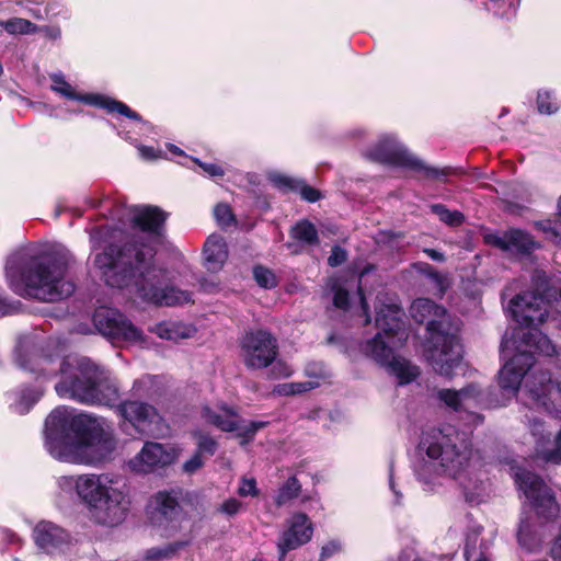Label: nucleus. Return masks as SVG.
<instances>
[{"mask_svg":"<svg viewBox=\"0 0 561 561\" xmlns=\"http://www.w3.org/2000/svg\"><path fill=\"white\" fill-rule=\"evenodd\" d=\"M536 293H524L514 297L508 305L512 318L518 324L511 337L504 336L501 347L505 359L499 373V386L511 396L519 389L522 379L534 365L533 354H554L551 341L537 327L549 317V309L561 313V279L551 282L543 271L533 276Z\"/></svg>","mask_w":561,"mask_h":561,"instance_id":"1","label":"nucleus"},{"mask_svg":"<svg viewBox=\"0 0 561 561\" xmlns=\"http://www.w3.org/2000/svg\"><path fill=\"white\" fill-rule=\"evenodd\" d=\"M16 363L21 368L30 370L41 382L58 378L55 390L60 398L106 407H114L119 399L116 380L110 371L99 367L90 358L77 355L61 358L44 352L25 358L19 352Z\"/></svg>","mask_w":561,"mask_h":561,"instance_id":"2","label":"nucleus"},{"mask_svg":"<svg viewBox=\"0 0 561 561\" xmlns=\"http://www.w3.org/2000/svg\"><path fill=\"white\" fill-rule=\"evenodd\" d=\"M424 455L416 465V476L428 490L443 483L444 478L458 481L466 501L478 504L488 495V486L470 469L472 450L460 433L450 425L426 432L420 443Z\"/></svg>","mask_w":561,"mask_h":561,"instance_id":"3","label":"nucleus"},{"mask_svg":"<svg viewBox=\"0 0 561 561\" xmlns=\"http://www.w3.org/2000/svg\"><path fill=\"white\" fill-rule=\"evenodd\" d=\"M46 448L59 461L93 466L110 456L116 440L110 424L102 417L75 414L58 407L47 416Z\"/></svg>","mask_w":561,"mask_h":561,"instance_id":"4","label":"nucleus"},{"mask_svg":"<svg viewBox=\"0 0 561 561\" xmlns=\"http://www.w3.org/2000/svg\"><path fill=\"white\" fill-rule=\"evenodd\" d=\"M151 248L111 245L98 254L94 264L111 287L135 290L144 300L159 306H180L191 301V294L163 284L165 272L151 264Z\"/></svg>","mask_w":561,"mask_h":561,"instance_id":"5","label":"nucleus"},{"mask_svg":"<svg viewBox=\"0 0 561 561\" xmlns=\"http://www.w3.org/2000/svg\"><path fill=\"white\" fill-rule=\"evenodd\" d=\"M71 259L62 245L27 248L7 263L9 286L24 298L47 302L67 298L75 290V285L66 278Z\"/></svg>","mask_w":561,"mask_h":561,"instance_id":"6","label":"nucleus"},{"mask_svg":"<svg viewBox=\"0 0 561 561\" xmlns=\"http://www.w3.org/2000/svg\"><path fill=\"white\" fill-rule=\"evenodd\" d=\"M58 496L77 499L89 518L102 526L122 524L128 512L129 493L123 479L113 473H79L57 478Z\"/></svg>","mask_w":561,"mask_h":561,"instance_id":"7","label":"nucleus"},{"mask_svg":"<svg viewBox=\"0 0 561 561\" xmlns=\"http://www.w3.org/2000/svg\"><path fill=\"white\" fill-rule=\"evenodd\" d=\"M378 301L376 325L379 332L363 345V352L396 376L399 385L409 383L419 376V369L405 358L394 355L408 339L402 328L403 312L394 302L385 304L380 297Z\"/></svg>","mask_w":561,"mask_h":561,"instance_id":"8","label":"nucleus"},{"mask_svg":"<svg viewBox=\"0 0 561 561\" xmlns=\"http://www.w3.org/2000/svg\"><path fill=\"white\" fill-rule=\"evenodd\" d=\"M412 318L426 323L430 333L427 359L440 375L450 377L461 364V345L456 332L458 324L453 323L446 310L427 298H419L410 308Z\"/></svg>","mask_w":561,"mask_h":561,"instance_id":"9","label":"nucleus"},{"mask_svg":"<svg viewBox=\"0 0 561 561\" xmlns=\"http://www.w3.org/2000/svg\"><path fill=\"white\" fill-rule=\"evenodd\" d=\"M367 157L374 161L414 170L427 179L443 181L450 174V170L447 168L437 169L425 165L392 136L381 137L379 141L368 150Z\"/></svg>","mask_w":561,"mask_h":561,"instance_id":"10","label":"nucleus"},{"mask_svg":"<svg viewBox=\"0 0 561 561\" xmlns=\"http://www.w3.org/2000/svg\"><path fill=\"white\" fill-rule=\"evenodd\" d=\"M199 419L204 424L221 432L236 433L241 444L250 442L256 432L267 424L259 421L248 422L233 407L224 402L203 404L199 409Z\"/></svg>","mask_w":561,"mask_h":561,"instance_id":"11","label":"nucleus"},{"mask_svg":"<svg viewBox=\"0 0 561 561\" xmlns=\"http://www.w3.org/2000/svg\"><path fill=\"white\" fill-rule=\"evenodd\" d=\"M520 401L530 409L545 410L561 419V381L548 371H534L520 392Z\"/></svg>","mask_w":561,"mask_h":561,"instance_id":"12","label":"nucleus"},{"mask_svg":"<svg viewBox=\"0 0 561 561\" xmlns=\"http://www.w3.org/2000/svg\"><path fill=\"white\" fill-rule=\"evenodd\" d=\"M515 483L524 493L539 519L550 522L559 514L556 496L548 485L535 473L525 469L514 472Z\"/></svg>","mask_w":561,"mask_h":561,"instance_id":"13","label":"nucleus"},{"mask_svg":"<svg viewBox=\"0 0 561 561\" xmlns=\"http://www.w3.org/2000/svg\"><path fill=\"white\" fill-rule=\"evenodd\" d=\"M240 357L249 369H264L275 363L278 355L276 337L266 330H252L239 342Z\"/></svg>","mask_w":561,"mask_h":561,"instance_id":"14","label":"nucleus"},{"mask_svg":"<svg viewBox=\"0 0 561 561\" xmlns=\"http://www.w3.org/2000/svg\"><path fill=\"white\" fill-rule=\"evenodd\" d=\"M96 331L113 342L144 343V333L115 309L101 307L93 314Z\"/></svg>","mask_w":561,"mask_h":561,"instance_id":"15","label":"nucleus"},{"mask_svg":"<svg viewBox=\"0 0 561 561\" xmlns=\"http://www.w3.org/2000/svg\"><path fill=\"white\" fill-rule=\"evenodd\" d=\"M118 414L123 417L122 427L131 425L138 433L150 436H159L163 433L164 422L157 409L148 403L139 401H126L117 407Z\"/></svg>","mask_w":561,"mask_h":561,"instance_id":"16","label":"nucleus"},{"mask_svg":"<svg viewBox=\"0 0 561 561\" xmlns=\"http://www.w3.org/2000/svg\"><path fill=\"white\" fill-rule=\"evenodd\" d=\"M51 80V90L67 99L77 100L83 102L85 104H90L93 106L105 108L108 113H118L124 115L130 119L140 121V116L130 110L125 103L119 102L117 100L111 99L108 96L98 94V93H88V94H78L75 89L68 83L61 73H54L50 76Z\"/></svg>","mask_w":561,"mask_h":561,"instance_id":"17","label":"nucleus"},{"mask_svg":"<svg viewBox=\"0 0 561 561\" xmlns=\"http://www.w3.org/2000/svg\"><path fill=\"white\" fill-rule=\"evenodd\" d=\"M179 457L174 447L156 442H146L142 448L127 462V467L135 473H151L158 469L173 463Z\"/></svg>","mask_w":561,"mask_h":561,"instance_id":"18","label":"nucleus"},{"mask_svg":"<svg viewBox=\"0 0 561 561\" xmlns=\"http://www.w3.org/2000/svg\"><path fill=\"white\" fill-rule=\"evenodd\" d=\"M150 520L165 537L181 529V510L174 496L168 492H158L150 501Z\"/></svg>","mask_w":561,"mask_h":561,"instance_id":"19","label":"nucleus"},{"mask_svg":"<svg viewBox=\"0 0 561 561\" xmlns=\"http://www.w3.org/2000/svg\"><path fill=\"white\" fill-rule=\"evenodd\" d=\"M535 437L536 456L546 462L561 463V430H551L543 422L534 419L530 424Z\"/></svg>","mask_w":561,"mask_h":561,"instance_id":"20","label":"nucleus"},{"mask_svg":"<svg viewBox=\"0 0 561 561\" xmlns=\"http://www.w3.org/2000/svg\"><path fill=\"white\" fill-rule=\"evenodd\" d=\"M312 536V526L305 514H296L288 523V528L280 536L277 547L282 561L290 550L307 543Z\"/></svg>","mask_w":561,"mask_h":561,"instance_id":"21","label":"nucleus"},{"mask_svg":"<svg viewBox=\"0 0 561 561\" xmlns=\"http://www.w3.org/2000/svg\"><path fill=\"white\" fill-rule=\"evenodd\" d=\"M127 217L135 227L152 237H157L167 215L159 207L141 205L129 207Z\"/></svg>","mask_w":561,"mask_h":561,"instance_id":"22","label":"nucleus"},{"mask_svg":"<svg viewBox=\"0 0 561 561\" xmlns=\"http://www.w3.org/2000/svg\"><path fill=\"white\" fill-rule=\"evenodd\" d=\"M481 389L477 385H470L461 390L440 389L437 399L447 408L455 411H469L477 408L481 401Z\"/></svg>","mask_w":561,"mask_h":561,"instance_id":"23","label":"nucleus"},{"mask_svg":"<svg viewBox=\"0 0 561 561\" xmlns=\"http://www.w3.org/2000/svg\"><path fill=\"white\" fill-rule=\"evenodd\" d=\"M33 537L41 549L49 552L66 541L67 534L53 523L41 522L34 528Z\"/></svg>","mask_w":561,"mask_h":561,"instance_id":"24","label":"nucleus"},{"mask_svg":"<svg viewBox=\"0 0 561 561\" xmlns=\"http://www.w3.org/2000/svg\"><path fill=\"white\" fill-rule=\"evenodd\" d=\"M495 244L503 250L516 253H530L538 244L526 232L517 229L510 230L495 238Z\"/></svg>","mask_w":561,"mask_h":561,"instance_id":"25","label":"nucleus"},{"mask_svg":"<svg viewBox=\"0 0 561 561\" xmlns=\"http://www.w3.org/2000/svg\"><path fill=\"white\" fill-rule=\"evenodd\" d=\"M205 263L209 271H219L228 259L227 244L221 236L211 234L204 245Z\"/></svg>","mask_w":561,"mask_h":561,"instance_id":"26","label":"nucleus"},{"mask_svg":"<svg viewBox=\"0 0 561 561\" xmlns=\"http://www.w3.org/2000/svg\"><path fill=\"white\" fill-rule=\"evenodd\" d=\"M150 331L157 334L160 339L172 342L191 339L196 333V329L193 325L173 321L158 323L152 327Z\"/></svg>","mask_w":561,"mask_h":561,"instance_id":"27","label":"nucleus"},{"mask_svg":"<svg viewBox=\"0 0 561 561\" xmlns=\"http://www.w3.org/2000/svg\"><path fill=\"white\" fill-rule=\"evenodd\" d=\"M271 180L279 188L299 191L301 197L307 202L313 203L321 197V194L318 190L307 185L302 181L295 180L282 174L272 175Z\"/></svg>","mask_w":561,"mask_h":561,"instance_id":"28","label":"nucleus"},{"mask_svg":"<svg viewBox=\"0 0 561 561\" xmlns=\"http://www.w3.org/2000/svg\"><path fill=\"white\" fill-rule=\"evenodd\" d=\"M290 236L293 239L305 245H313L318 243L317 230L314 226L307 220L296 224L290 230Z\"/></svg>","mask_w":561,"mask_h":561,"instance_id":"29","label":"nucleus"},{"mask_svg":"<svg viewBox=\"0 0 561 561\" xmlns=\"http://www.w3.org/2000/svg\"><path fill=\"white\" fill-rule=\"evenodd\" d=\"M191 435L195 440L197 453L203 456L215 455L218 448V443L210 434L197 428L192 431Z\"/></svg>","mask_w":561,"mask_h":561,"instance_id":"30","label":"nucleus"},{"mask_svg":"<svg viewBox=\"0 0 561 561\" xmlns=\"http://www.w3.org/2000/svg\"><path fill=\"white\" fill-rule=\"evenodd\" d=\"M301 485L296 477H290L278 490L275 502L282 506L293 499L297 497L300 492Z\"/></svg>","mask_w":561,"mask_h":561,"instance_id":"31","label":"nucleus"},{"mask_svg":"<svg viewBox=\"0 0 561 561\" xmlns=\"http://www.w3.org/2000/svg\"><path fill=\"white\" fill-rule=\"evenodd\" d=\"M333 291V304L335 307L347 310L348 309V290L344 283L340 278H330L328 282Z\"/></svg>","mask_w":561,"mask_h":561,"instance_id":"32","label":"nucleus"},{"mask_svg":"<svg viewBox=\"0 0 561 561\" xmlns=\"http://www.w3.org/2000/svg\"><path fill=\"white\" fill-rule=\"evenodd\" d=\"M187 542L179 541L168 543L163 547L150 548L146 552V559L150 561H160L171 558L179 549L183 548Z\"/></svg>","mask_w":561,"mask_h":561,"instance_id":"33","label":"nucleus"},{"mask_svg":"<svg viewBox=\"0 0 561 561\" xmlns=\"http://www.w3.org/2000/svg\"><path fill=\"white\" fill-rule=\"evenodd\" d=\"M537 108L541 114L551 115L558 112L560 103L551 91L542 90L537 95Z\"/></svg>","mask_w":561,"mask_h":561,"instance_id":"34","label":"nucleus"},{"mask_svg":"<svg viewBox=\"0 0 561 561\" xmlns=\"http://www.w3.org/2000/svg\"><path fill=\"white\" fill-rule=\"evenodd\" d=\"M558 216L559 219L554 222L546 221L540 222L539 227L542 229V231L547 234V238L552 241L558 247H561V196L558 203Z\"/></svg>","mask_w":561,"mask_h":561,"instance_id":"35","label":"nucleus"},{"mask_svg":"<svg viewBox=\"0 0 561 561\" xmlns=\"http://www.w3.org/2000/svg\"><path fill=\"white\" fill-rule=\"evenodd\" d=\"M485 9L500 19L510 20L516 15L517 4L515 2H488Z\"/></svg>","mask_w":561,"mask_h":561,"instance_id":"36","label":"nucleus"},{"mask_svg":"<svg viewBox=\"0 0 561 561\" xmlns=\"http://www.w3.org/2000/svg\"><path fill=\"white\" fill-rule=\"evenodd\" d=\"M41 396L42 392L38 390H27L21 392L16 402L14 403V410L20 414L28 412L31 407L39 399Z\"/></svg>","mask_w":561,"mask_h":561,"instance_id":"37","label":"nucleus"},{"mask_svg":"<svg viewBox=\"0 0 561 561\" xmlns=\"http://www.w3.org/2000/svg\"><path fill=\"white\" fill-rule=\"evenodd\" d=\"M432 210L439 217L442 221L449 226H459L463 220V216L461 215V213L456 210L450 211L444 205L440 204L433 205Z\"/></svg>","mask_w":561,"mask_h":561,"instance_id":"38","label":"nucleus"},{"mask_svg":"<svg viewBox=\"0 0 561 561\" xmlns=\"http://www.w3.org/2000/svg\"><path fill=\"white\" fill-rule=\"evenodd\" d=\"M253 276L256 283L263 288H273L277 285V277L273 271L264 266H255Z\"/></svg>","mask_w":561,"mask_h":561,"instance_id":"39","label":"nucleus"},{"mask_svg":"<svg viewBox=\"0 0 561 561\" xmlns=\"http://www.w3.org/2000/svg\"><path fill=\"white\" fill-rule=\"evenodd\" d=\"M3 26L10 34H28L35 32V26L30 21L19 18L7 21Z\"/></svg>","mask_w":561,"mask_h":561,"instance_id":"40","label":"nucleus"},{"mask_svg":"<svg viewBox=\"0 0 561 561\" xmlns=\"http://www.w3.org/2000/svg\"><path fill=\"white\" fill-rule=\"evenodd\" d=\"M214 215L221 227H228L234 221L232 211L227 204H218L214 209Z\"/></svg>","mask_w":561,"mask_h":561,"instance_id":"41","label":"nucleus"},{"mask_svg":"<svg viewBox=\"0 0 561 561\" xmlns=\"http://www.w3.org/2000/svg\"><path fill=\"white\" fill-rule=\"evenodd\" d=\"M237 493L242 497L256 496L259 494L256 480L254 478L242 477L239 481Z\"/></svg>","mask_w":561,"mask_h":561,"instance_id":"42","label":"nucleus"},{"mask_svg":"<svg viewBox=\"0 0 561 561\" xmlns=\"http://www.w3.org/2000/svg\"><path fill=\"white\" fill-rule=\"evenodd\" d=\"M242 508V504L239 500L230 497L225 500L218 507L217 512L227 516L237 515Z\"/></svg>","mask_w":561,"mask_h":561,"instance_id":"43","label":"nucleus"},{"mask_svg":"<svg viewBox=\"0 0 561 561\" xmlns=\"http://www.w3.org/2000/svg\"><path fill=\"white\" fill-rule=\"evenodd\" d=\"M206 459L203 455L195 451L190 459L183 463V471L192 474L204 467Z\"/></svg>","mask_w":561,"mask_h":561,"instance_id":"44","label":"nucleus"},{"mask_svg":"<svg viewBox=\"0 0 561 561\" xmlns=\"http://www.w3.org/2000/svg\"><path fill=\"white\" fill-rule=\"evenodd\" d=\"M305 373L310 378L309 380L320 382V380L327 378V371L321 363L312 362L307 364Z\"/></svg>","mask_w":561,"mask_h":561,"instance_id":"45","label":"nucleus"},{"mask_svg":"<svg viewBox=\"0 0 561 561\" xmlns=\"http://www.w3.org/2000/svg\"><path fill=\"white\" fill-rule=\"evenodd\" d=\"M194 161L203 169V171L207 175H209L211 178H221L225 174V171L222 170V168L215 163H203L197 159H195Z\"/></svg>","mask_w":561,"mask_h":561,"instance_id":"46","label":"nucleus"},{"mask_svg":"<svg viewBox=\"0 0 561 561\" xmlns=\"http://www.w3.org/2000/svg\"><path fill=\"white\" fill-rule=\"evenodd\" d=\"M291 386L294 390L293 393L300 394L319 387L320 382L317 380L297 381L291 382Z\"/></svg>","mask_w":561,"mask_h":561,"instance_id":"47","label":"nucleus"},{"mask_svg":"<svg viewBox=\"0 0 561 561\" xmlns=\"http://www.w3.org/2000/svg\"><path fill=\"white\" fill-rule=\"evenodd\" d=\"M346 260V252L340 248L334 247L331 251L330 256L328 257V263L330 266H337L342 264Z\"/></svg>","mask_w":561,"mask_h":561,"instance_id":"48","label":"nucleus"},{"mask_svg":"<svg viewBox=\"0 0 561 561\" xmlns=\"http://www.w3.org/2000/svg\"><path fill=\"white\" fill-rule=\"evenodd\" d=\"M276 377H289L293 374V368L285 363L277 362L273 368Z\"/></svg>","mask_w":561,"mask_h":561,"instance_id":"49","label":"nucleus"},{"mask_svg":"<svg viewBox=\"0 0 561 561\" xmlns=\"http://www.w3.org/2000/svg\"><path fill=\"white\" fill-rule=\"evenodd\" d=\"M18 310V306L15 304H9L0 296V317L8 316Z\"/></svg>","mask_w":561,"mask_h":561,"instance_id":"50","label":"nucleus"},{"mask_svg":"<svg viewBox=\"0 0 561 561\" xmlns=\"http://www.w3.org/2000/svg\"><path fill=\"white\" fill-rule=\"evenodd\" d=\"M293 391L291 382L280 383L274 388V392L279 396H291Z\"/></svg>","mask_w":561,"mask_h":561,"instance_id":"51","label":"nucleus"},{"mask_svg":"<svg viewBox=\"0 0 561 561\" xmlns=\"http://www.w3.org/2000/svg\"><path fill=\"white\" fill-rule=\"evenodd\" d=\"M551 557L553 561H561V535L556 539L551 548Z\"/></svg>","mask_w":561,"mask_h":561,"instance_id":"52","label":"nucleus"},{"mask_svg":"<svg viewBox=\"0 0 561 561\" xmlns=\"http://www.w3.org/2000/svg\"><path fill=\"white\" fill-rule=\"evenodd\" d=\"M339 550V545L331 542L322 548L321 559L323 561L324 558L332 556L334 552Z\"/></svg>","mask_w":561,"mask_h":561,"instance_id":"53","label":"nucleus"},{"mask_svg":"<svg viewBox=\"0 0 561 561\" xmlns=\"http://www.w3.org/2000/svg\"><path fill=\"white\" fill-rule=\"evenodd\" d=\"M138 150H139V153L141 154V157L145 158V159H154V158H157V154L154 153V150L151 147L140 146L138 148Z\"/></svg>","mask_w":561,"mask_h":561,"instance_id":"54","label":"nucleus"},{"mask_svg":"<svg viewBox=\"0 0 561 561\" xmlns=\"http://www.w3.org/2000/svg\"><path fill=\"white\" fill-rule=\"evenodd\" d=\"M528 525L526 523H522L520 526H519V529H518V541L520 542V545H526V537H527V534H528Z\"/></svg>","mask_w":561,"mask_h":561,"instance_id":"55","label":"nucleus"},{"mask_svg":"<svg viewBox=\"0 0 561 561\" xmlns=\"http://www.w3.org/2000/svg\"><path fill=\"white\" fill-rule=\"evenodd\" d=\"M424 252L434 261H444V254L434 249H425Z\"/></svg>","mask_w":561,"mask_h":561,"instance_id":"56","label":"nucleus"},{"mask_svg":"<svg viewBox=\"0 0 561 561\" xmlns=\"http://www.w3.org/2000/svg\"><path fill=\"white\" fill-rule=\"evenodd\" d=\"M358 294H359L363 313L366 316V323H368L370 321L369 316H368V306H367V302L365 300V297H364L360 288H358Z\"/></svg>","mask_w":561,"mask_h":561,"instance_id":"57","label":"nucleus"},{"mask_svg":"<svg viewBox=\"0 0 561 561\" xmlns=\"http://www.w3.org/2000/svg\"><path fill=\"white\" fill-rule=\"evenodd\" d=\"M202 287L204 288L205 291L207 293H211L213 289L216 287L215 284L213 283H207V282H204L202 283Z\"/></svg>","mask_w":561,"mask_h":561,"instance_id":"58","label":"nucleus"},{"mask_svg":"<svg viewBox=\"0 0 561 561\" xmlns=\"http://www.w3.org/2000/svg\"><path fill=\"white\" fill-rule=\"evenodd\" d=\"M170 150H171L172 152H174V153H182V151H181L178 147H175V146H173V145H171V146H170Z\"/></svg>","mask_w":561,"mask_h":561,"instance_id":"59","label":"nucleus"},{"mask_svg":"<svg viewBox=\"0 0 561 561\" xmlns=\"http://www.w3.org/2000/svg\"><path fill=\"white\" fill-rule=\"evenodd\" d=\"M465 556H466L467 560H469L472 557V553L468 547L466 548Z\"/></svg>","mask_w":561,"mask_h":561,"instance_id":"60","label":"nucleus"},{"mask_svg":"<svg viewBox=\"0 0 561 561\" xmlns=\"http://www.w3.org/2000/svg\"><path fill=\"white\" fill-rule=\"evenodd\" d=\"M59 35H60V31L59 30H56L54 33H51V36L55 37V38L59 37Z\"/></svg>","mask_w":561,"mask_h":561,"instance_id":"61","label":"nucleus"},{"mask_svg":"<svg viewBox=\"0 0 561 561\" xmlns=\"http://www.w3.org/2000/svg\"><path fill=\"white\" fill-rule=\"evenodd\" d=\"M430 275L434 278V279H437L438 278V275L436 273H430Z\"/></svg>","mask_w":561,"mask_h":561,"instance_id":"62","label":"nucleus"},{"mask_svg":"<svg viewBox=\"0 0 561 561\" xmlns=\"http://www.w3.org/2000/svg\"><path fill=\"white\" fill-rule=\"evenodd\" d=\"M472 417H473L474 420H480V419H481V417H480V415H477V414H472Z\"/></svg>","mask_w":561,"mask_h":561,"instance_id":"63","label":"nucleus"},{"mask_svg":"<svg viewBox=\"0 0 561 561\" xmlns=\"http://www.w3.org/2000/svg\"><path fill=\"white\" fill-rule=\"evenodd\" d=\"M477 561H486L485 557H480Z\"/></svg>","mask_w":561,"mask_h":561,"instance_id":"64","label":"nucleus"}]
</instances>
